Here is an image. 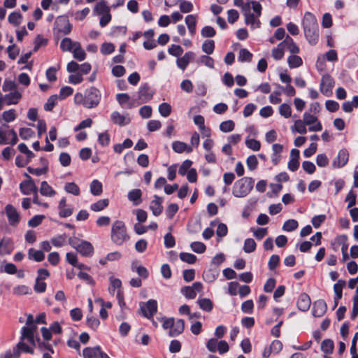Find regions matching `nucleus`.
I'll list each match as a JSON object with an SVG mask.
<instances>
[{"mask_svg": "<svg viewBox=\"0 0 358 358\" xmlns=\"http://www.w3.org/2000/svg\"><path fill=\"white\" fill-rule=\"evenodd\" d=\"M234 4L241 8L246 25L252 29L260 27L261 22L259 18L262 15V6L259 2L246 0L244 3L243 0H234Z\"/></svg>", "mask_w": 358, "mask_h": 358, "instance_id": "nucleus-1", "label": "nucleus"}, {"mask_svg": "<svg viewBox=\"0 0 358 358\" xmlns=\"http://www.w3.org/2000/svg\"><path fill=\"white\" fill-rule=\"evenodd\" d=\"M303 29L308 42L315 45L319 39V28L316 17L310 12H306L303 16Z\"/></svg>", "mask_w": 358, "mask_h": 358, "instance_id": "nucleus-2", "label": "nucleus"}, {"mask_svg": "<svg viewBox=\"0 0 358 358\" xmlns=\"http://www.w3.org/2000/svg\"><path fill=\"white\" fill-rule=\"evenodd\" d=\"M110 238L113 243L122 245L129 239L127 232V228L124 222L115 220L113 222L110 230Z\"/></svg>", "mask_w": 358, "mask_h": 358, "instance_id": "nucleus-3", "label": "nucleus"}, {"mask_svg": "<svg viewBox=\"0 0 358 358\" xmlns=\"http://www.w3.org/2000/svg\"><path fill=\"white\" fill-rule=\"evenodd\" d=\"M253 186L254 180L252 178L243 177L234 182L232 194L235 197H245L249 194Z\"/></svg>", "mask_w": 358, "mask_h": 358, "instance_id": "nucleus-4", "label": "nucleus"}, {"mask_svg": "<svg viewBox=\"0 0 358 358\" xmlns=\"http://www.w3.org/2000/svg\"><path fill=\"white\" fill-rule=\"evenodd\" d=\"M37 327L32 315L29 314L27 317L26 326L21 329L20 340H27L32 345H36L35 336L37 334Z\"/></svg>", "mask_w": 358, "mask_h": 358, "instance_id": "nucleus-5", "label": "nucleus"}, {"mask_svg": "<svg viewBox=\"0 0 358 358\" xmlns=\"http://www.w3.org/2000/svg\"><path fill=\"white\" fill-rule=\"evenodd\" d=\"M18 141L16 132L14 129H10L7 124H3L0 127V144L6 145L10 143L15 145Z\"/></svg>", "mask_w": 358, "mask_h": 358, "instance_id": "nucleus-6", "label": "nucleus"}, {"mask_svg": "<svg viewBox=\"0 0 358 358\" xmlns=\"http://www.w3.org/2000/svg\"><path fill=\"white\" fill-rule=\"evenodd\" d=\"M85 108H95L99 105L101 100L100 92L95 87H90L87 89L85 92Z\"/></svg>", "mask_w": 358, "mask_h": 358, "instance_id": "nucleus-7", "label": "nucleus"}, {"mask_svg": "<svg viewBox=\"0 0 358 358\" xmlns=\"http://www.w3.org/2000/svg\"><path fill=\"white\" fill-rule=\"evenodd\" d=\"M20 350L27 353L34 354V350L29 347L24 341L20 340L13 350H9L6 352L1 354L0 358H19L20 355Z\"/></svg>", "mask_w": 358, "mask_h": 358, "instance_id": "nucleus-8", "label": "nucleus"}, {"mask_svg": "<svg viewBox=\"0 0 358 358\" xmlns=\"http://www.w3.org/2000/svg\"><path fill=\"white\" fill-rule=\"evenodd\" d=\"M303 120L306 125L309 126L310 131H320L322 129V124L316 116L308 113H305L303 115Z\"/></svg>", "mask_w": 358, "mask_h": 358, "instance_id": "nucleus-9", "label": "nucleus"}, {"mask_svg": "<svg viewBox=\"0 0 358 358\" xmlns=\"http://www.w3.org/2000/svg\"><path fill=\"white\" fill-rule=\"evenodd\" d=\"M203 289V285L200 282H196L192 286L183 287L180 292L187 298L193 299L196 298L197 292H201Z\"/></svg>", "mask_w": 358, "mask_h": 358, "instance_id": "nucleus-10", "label": "nucleus"}, {"mask_svg": "<svg viewBox=\"0 0 358 358\" xmlns=\"http://www.w3.org/2000/svg\"><path fill=\"white\" fill-rule=\"evenodd\" d=\"M24 176L27 178L20 184L21 192L24 195H29L34 192L38 191L34 181L27 173H24Z\"/></svg>", "mask_w": 358, "mask_h": 358, "instance_id": "nucleus-11", "label": "nucleus"}, {"mask_svg": "<svg viewBox=\"0 0 358 358\" xmlns=\"http://www.w3.org/2000/svg\"><path fill=\"white\" fill-rule=\"evenodd\" d=\"M141 310L144 317L152 319L157 310V303L154 299H150L146 303L141 305Z\"/></svg>", "mask_w": 358, "mask_h": 358, "instance_id": "nucleus-12", "label": "nucleus"}, {"mask_svg": "<svg viewBox=\"0 0 358 358\" xmlns=\"http://www.w3.org/2000/svg\"><path fill=\"white\" fill-rule=\"evenodd\" d=\"M334 80L329 75L326 74L322 76L320 83V91L323 94L327 96L331 92L334 85Z\"/></svg>", "mask_w": 358, "mask_h": 358, "instance_id": "nucleus-13", "label": "nucleus"}, {"mask_svg": "<svg viewBox=\"0 0 358 358\" xmlns=\"http://www.w3.org/2000/svg\"><path fill=\"white\" fill-rule=\"evenodd\" d=\"M6 213L10 225L15 226L20 222V215L17 210L10 204H8L5 208Z\"/></svg>", "mask_w": 358, "mask_h": 358, "instance_id": "nucleus-14", "label": "nucleus"}, {"mask_svg": "<svg viewBox=\"0 0 358 358\" xmlns=\"http://www.w3.org/2000/svg\"><path fill=\"white\" fill-rule=\"evenodd\" d=\"M345 285L346 282L344 280H338L337 282L334 285V292L335 294V296L334 298V309L338 305L339 300L343 296V289Z\"/></svg>", "mask_w": 358, "mask_h": 358, "instance_id": "nucleus-15", "label": "nucleus"}, {"mask_svg": "<svg viewBox=\"0 0 358 358\" xmlns=\"http://www.w3.org/2000/svg\"><path fill=\"white\" fill-rule=\"evenodd\" d=\"M112 122L120 127L129 124L131 119L128 114L122 115L117 111H113L110 115Z\"/></svg>", "mask_w": 358, "mask_h": 358, "instance_id": "nucleus-16", "label": "nucleus"}, {"mask_svg": "<svg viewBox=\"0 0 358 358\" xmlns=\"http://www.w3.org/2000/svg\"><path fill=\"white\" fill-rule=\"evenodd\" d=\"M195 57V53L189 51L187 52L182 57H179L176 60V64L179 69L184 71L188 66L189 63Z\"/></svg>", "mask_w": 358, "mask_h": 358, "instance_id": "nucleus-17", "label": "nucleus"}, {"mask_svg": "<svg viewBox=\"0 0 358 358\" xmlns=\"http://www.w3.org/2000/svg\"><path fill=\"white\" fill-rule=\"evenodd\" d=\"M77 251L85 257H91L94 254L92 245L87 241H81L78 245Z\"/></svg>", "mask_w": 358, "mask_h": 358, "instance_id": "nucleus-18", "label": "nucleus"}, {"mask_svg": "<svg viewBox=\"0 0 358 358\" xmlns=\"http://www.w3.org/2000/svg\"><path fill=\"white\" fill-rule=\"evenodd\" d=\"M103 352L99 346L85 348L83 351L84 358H102Z\"/></svg>", "mask_w": 358, "mask_h": 358, "instance_id": "nucleus-19", "label": "nucleus"}, {"mask_svg": "<svg viewBox=\"0 0 358 358\" xmlns=\"http://www.w3.org/2000/svg\"><path fill=\"white\" fill-rule=\"evenodd\" d=\"M162 201L163 199L162 197L157 195L154 196V199L150 204V209L152 210L154 215L158 216L162 213L163 210V206L162 205Z\"/></svg>", "mask_w": 358, "mask_h": 358, "instance_id": "nucleus-20", "label": "nucleus"}, {"mask_svg": "<svg viewBox=\"0 0 358 358\" xmlns=\"http://www.w3.org/2000/svg\"><path fill=\"white\" fill-rule=\"evenodd\" d=\"M5 103L8 106L17 104L22 98V94L18 90H14L3 95Z\"/></svg>", "mask_w": 358, "mask_h": 358, "instance_id": "nucleus-21", "label": "nucleus"}, {"mask_svg": "<svg viewBox=\"0 0 358 358\" xmlns=\"http://www.w3.org/2000/svg\"><path fill=\"white\" fill-rule=\"evenodd\" d=\"M185 322L182 319L174 320L172 329L169 331V335L171 337H176L182 334L184 331Z\"/></svg>", "mask_w": 358, "mask_h": 358, "instance_id": "nucleus-22", "label": "nucleus"}, {"mask_svg": "<svg viewBox=\"0 0 358 358\" xmlns=\"http://www.w3.org/2000/svg\"><path fill=\"white\" fill-rule=\"evenodd\" d=\"M348 157V152L345 149L341 150L338 153L336 159L333 162V166L335 167H343L347 164Z\"/></svg>", "mask_w": 358, "mask_h": 358, "instance_id": "nucleus-23", "label": "nucleus"}, {"mask_svg": "<svg viewBox=\"0 0 358 358\" xmlns=\"http://www.w3.org/2000/svg\"><path fill=\"white\" fill-rule=\"evenodd\" d=\"M327 307L324 300H318L314 302L313 315L315 317H322L327 311Z\"/></svg>", "mask_w": 358, "mask_h": 358, "instance_id": "nucleus-24", "label": "nucleus"}, {"mask_svg": "<svg viewBox=\"0 0 358 358\" xmlns=\"http://www.w3.org/2000/svg\"><path fill=\"white\" fill-rule=\"evenodd\" d=\"M13 250V243L10 238H3L0 241V255H9Z\"/></svg>", "mask_w": 358, "mask_h": 358, "instance_id": "nucleus-25", "label": "nucleus"}, {"mask_svg": "<svg viewBox=\"0 0 358 358\" xmlns=\"http://www.w3.org/2000/svg\"><path fill=\"white\" fill-rule=\"evenodd\" d=\"M172 148L174 150V152L177 153H182L184 152L187 153H190L193 150L192 146L187 145L184 142L179 141L173 142Z\"/></svg>", "mask_w": 358, "mask_h": 358, "instance_id": "nucleus-26", "label": "nucleus"}, {"mask_svg": "<svg viewBox=\"0 0 358 358\" xmlns=\"http://www.w3.org/2000/svg\"><path fill=\"white\" fill-rule=\"evenodd\" d=\"M281 43H282L284 48H287L292 54H297L300 52L299 48L288 35L285 37L284 41L281 42Z\"/></svg>", "mask_w": 358, "mask_h": 358, "instance_id": "nucleus-27", "label": "nucleus"}, {"mask_svg": "<svg viewBox=\"0 0 358 358\" xmlns=\"http://www.w3.org/2000/svg\"><path fill=\"white\" fill-rule=\"evenodd\" d=\"M310 303L311 301L309 296L306 293H303L299 296L297 301V307L302 311H306L309 309Z\"/></svg>", "mask_w": 358, "mask_h": 358, "instance_id": "nucleus-28", "label": "nucleus"}, {"mask_svg": "<svg viewBox=\"0 0 358 358\" xmlns=\"http://www.w3.org/2000/svg\"><path fill=\"white\" fill-rule=\"evenodd\" d=\"M185 22L190 34L192 36L194 35L196 33L197 16L195 15H188L185 18Z\"/></svg>", "mask_w": 358, "mask_h": 358, "instance_id": "nucleus-29", "label": "nucleus"}, {"mask_svg": "<svg viewBox=\"0 0 358 358\" xmlns=\"http://www.w3.org/2000/svg\"><path fill=\"white\" fill-rule=\"evenodd\" d=\"M116 99L119 104L127 108H131L134 107V103L130 99V96L128 94L126 93H120L116 95Z\"/></svg>", "mask_w": 358, "mask_h": 358, "instance_id": "nucleus-30", "label": "nucleus"}, {"mask_svg": "<svg viewBox=\"0 0 358 358\" xmlns=\"http://www.w3.org/2000/svg\"><path fill=\"white\" fill-rule=\"evenodd\" d=\"M59 210V215L62 217H68L73 213V209L71 208H66V199L62 198L58 205Z\"/></svg>", "mask_w": 358, "mask_h": 358, "instance_id": "nucleus-31", "label": "nucleus"}, {"mask_svg": "<svg viewBox=\"0 0 358 358\" xmlns=\"http://www.w3.org/2000/svg\"><path fill=\"white\" fill-rule=\"evenodd\" d=\"M110 8L108 6L107 3L105 0H100L94 8V14L95 15H103L107 13H110Z\"/></svg>", "mask_w": 358, "mask_h": 358, "instance_id": "nucleus-32", "label": "nucleus"}, {"mask_svg": "<svg viewBox=\"0 0 358 358\" xmlns=\"http://www.w3.org/2000/svg\"><path fill=\"white\" fill-rule=\"evenodd\" d=\"M73 57L78 61H83L86 57V54L84 50L81 48L80 43L76 42L74 48L72 50Z\"/></svg>", "mask_w": 358, "mask_h": 358, "instance_id": "nucleus-33", "label": "nucleus"}, {"mask_svg": "<svg viewBox=\"0 0 358 358\" xmlns=\"http://www.w3.org/2000/svg\"><path fill=\"white\" fill-rule=\"evenodd\" d=\"M59 31L64 34H68L71 31V24L66 18H61L58 20Z\"/></svg>", "mask_w": 358, "mask_h": 358, "instance_id": "nucleus-34", "label": "nucleus"}, {"mask_svg": "<svg viewBox=\"0 0 358 358\" xmlns=\"http://www.w3.org/2000/svg\"><path fill=\"white\" fill-rule=\"evenodd\" d=\"M219 275V271L215 268H209L203 271V278L208 282H213Z\"/></svg>", "mask_w": 358, "mask_h": 358, "instance_id": "nucleus-35", "label": "nucleus"}, {"mask_svg": "<svg viewBox=\"0 0 358 358\" xmlns=\"http://www.w3.org/2000/svg\"><path fill=\"white\" fill-rule=\"evenodd\" d=\"M40 192L42 195L52 197L55 195L56 192L48 185L46 181H43L41 184Z\"/></svg>", "mask_w": 358, "mask_h": 358, "instance_id": "nucleus-36", "label": "nucleus"}, {"mask_svg": "<svg viewBox=\"0 0 358 358\" xmlns=\"http://www.w3.org/2000/svg\"><path fill=\"white\" fill-rule=\"evenodd\" d=\"M109 204V200L108 199H100L96 202L92 203L90 209L94 212H99L105 209Z\"/></svg>", "mask_w": 358, "mask_h": 358, "instance_id": "nucleus-37", "label": "nucleus"}, {"mask_svg": "<svg viewBox=\"0 0 358 358\" xmlns=\"http://www.w3.org/2000/svg\"><path fill=\"white\" fill-rule=\"evenodd\" d=\"M141 191L139 189H134L128 194V199L133 202L134 205H138L141 203Z\"/></svg>", "mask_w": 358, "mask_h": 358, "instance_id": "nucleus-38", "label": "nucleus"}, {"mask_svg": "<svg viewBox=\"0 0 358 358\" xmlns=\"http://www.w3.org/2000/svg\"><path fill=\"white\" fill-rule=\"evenodd\" d=\"M287 63L289 68L295 69L301 66L303 64V61L299 56H297L295 54H292L288 57Z\"/></svg>", "mask_w": 358, "mask_h": 358, "instance_id": "nucleus-39", "label": "nucleus"}, {"mask_svg": "<svg viewBox=\"0 0 358 358\" xmlns=\"http://www.w3.org/2000/svg\"><path fill=\"white\" fill-rule=\"evenodd\" d=\"M138 94L139 99L143 102L148 101L152 96V94L149 92V87L147 84L140 87Z\"/></svg>", "mask_w": 358, "mask_h": 358, "instance_id": "nucleus-40", "label": "nucleus"}, {"mask_svg": "<svg viewBox=\"0 0 358 358\" xmlns=\"http://www.w3.org/2000/svg\"><path fill=\"white\" fill-rule=\"evenodd\" d=\"M285 55V48L282 46V43L281 42L277 45L276 48H274L271 50V55L273 58L275 60H280L283 58Z\"/></svg>", "mask_w": 358, "mask_h": 358, "instance_id": "nucleus-41", "label": "nucleus"}, {"mask_svg": "<svg viewBox=\"0 0 358 358\" xmlns=\"http://www.w3.org/2000/svg\"><path fill=\"white\" fill-rule=\"evenodd\" d=\"M197 303L199 306V308L206 312H210L213 308V303L209 299L203 298L199 299Z\"/></svg>", "mask_w": 358, "mask_h": 358, "instance_id": "nucleus-42", "label": "nucleus"}, {"mask_svg": "<svg viewBox=\"0 0 358 358\" xmlns=\"http://www.w3.org/2000/svg\"><path fill=\"white\" fill-rule=\"evenodd\" d=\"M41 160L43 162V164L45 165V167L36 168V169H34V168H31V167H28L27 168V171L30 173L34 174L36 176H41L43 174L46 173V172L48 171V166H47L48 161L46 159H43V158H41Z\"/></svg>", "mask_w": 358, "mask_h": 358, "instance_id": "nucleus-43", "label": "nucleus"}, {"mask_svg": "<svg viewBox=\"0 0 358 358\" xmlns=\"http://www.w3.org/2000/svg\"><path fill=\"white\" fill-rule=\"evenodd\" d=\"M29 258L34 259L36 262H41L45 258L44 253L41 250H36L33 248H30L28 251Z\"/></svg>", "mask_w": 358, "mask_h": 358, "instance_id": "nucleus-44", "label": "nucleus"}, {"mask_svg": "<svg viewBox=\"0 0 358 358\" xmlns=\"http://www.w3.org/2000/svg\"><path fill=\"white\" fill-rule=\"evenodd\" d=\"M179 8L181 13H188L193 10L194 6L192 2L186 0H179Z\"/></svg>", "mask_w": 358, "mask_h": 358, "instance_id": "nucleus-45", "label": "nucleus"}, {"mask_svg": "<svg viewBox=\"0 0 358 358\" xmlns=\"http://www.w3.org/2000/svg\"><path fill=\"white\" fill-rule=\"evenodd\" d=\"M110 287L109 292L113 295L115 294V289L120 290L122 282L119 278H115L113 276L109 278Z\"/></svg>", "mask_w": 358, "mask_h": 358, "instance_id": "nucleus-46", "label": "nucleus"}, {"mask_svg": "<svg viewBox=\"0 0 358 358\" xmlns=\"http://www.w3.org/2000/svg\"><path fill=\"white\" fill-rule=\"evenodd\" d=\"M102 184L97 180H94L90 184V192L93 195L99 196L102 193Z\"/></svg>", "mask_w": 358, "mask_h": 358, "instance_id": "nucleus-47", "label": "nucleus"}, {"mask_svg": "<svg viewBox=\"0 0 358 358\" xmlns=\"http://www.w3.org/2000/svg\"><path fill=\"white\" fill-rule=\"evenodd\" d=\"M35 342H36V345L34 346L37 345L38 348L41 351L47 350L50 351L52 354H53L55 352L51 345H50L48 343L41 341V339L38 337H37L36 336H35Z\"/></svg>", "mask_w": 358, "mask_h": 358, "instance_id": "nucleus-48", "label": "nucleus"}, {"mask_svg": "<svg viewBox=\"0 0 358 358\" xmlns=\"http://www.w3.org/2000/svg\"><path fill=\"white\" fill-rule=\"evenodd\" d=\"M202 51L207 55H211L215 50V42L213 40L205 41L201 46Z\"/></svg>", "mask_w": 358, "mask_h": 358, "instance_id": "nucleus-49", "label": "nucleus"}, {"mask_svg": "<svg viewBox=\"0 0 358 358\" xmlns=\"http://www.w3.org/2000/svg\"><path fill=\"white\" fill-rule=\"evenodd\" d=\"M334 342L331 339H325L321 343V350L326 354H331L334 350Z\"/></svg>", "mask_w": 358, "mask_h": 358, "instance_id": "nucleus-50", "label": "nucleus"}, {"mask_svg": "<svg viewBox=\"0 0 358 358\" xmlns=\"http://www.w3.org/2000/svg\"><path fill=\"white\" fill-rule=\"evenodd\" d=\"M299 223L296 220L290 219L285 222L282 230L285 231H293L298 228Z\"/></svg>", "mask_w": 358, "mask_h": 358, "instance_id": "nucleus-51", "label": "nucleus"}, {"mask_svg": "<svg viewBox=\"0 0 358 358\" xmlns=\"http://www.w3.org/2000/svg\"><path fill=\"white\" fill-rule=\"evenodd\" d=\"M256 243L252 238H247L244 241L243 250L246 253H251L256 249Z\"/></svg>", "mask_w": 358, "mask_h": 358, "instance_id": "nucleus-52", "label": "nucleus"}, {"mask_svg": "<svg viewBox=\"0 0 358 358\" xmlns=\"http://www.w3.org/2000/svg\"><path fill=\"white\" fill-rule=\"evenodd\" d=\"M131 269L133 271L137 273V274L143 279H146L149 275V272L148 269L143 266H137L132 264Z\"/></svg>", "mask_w": 358, "mask_h": 358, "instance_id": "nucleus-53", "label": "nucleus"}, {"mask_svg": "<svg viewBox=\"0 0 358 358\" xmlns=\"http://www.w3.org/2000/svg\"><path fill=\"white\" fill-rule=\"evenodd\" d=\"M2 90L4 92H14L17 90V84L13 80L6 79L2 85Z\"/></svg>", "mask_w": 358, "mask_h": 358, "instance_id": "nucleus-54", "label": "nucleus"}, {"mask_svg": "<svg viewBox=\"0 0 358 358\" xmlns=\"http://www.w3.org/2000/svg\"><path fill=\"white\" fill-rule=\"evenodd\" d=\"M22 16L18 12L11 13L8 17V22L14 26H18L22 22Z\"/></svg>", "mask_w": 358, "mask_h": 358, "instance_id": "nucleus-55", "label": "nucleus"}, {"mask_svg": "<svg viewBox=\"0 0 358 358\" xmlns=\"http://www.w3.org/2000/svg\"><path fill=\"white\" fill-rule=\"evenodd\" d=\"M64 189L66 192L75 196L80 194V188L75 182H67L64 185Z\"/></svg>", "mask_w": 358, "mask_h": 358, "instance_id": "nucleus-56", "label": "nucleus"}, {"mask_svg": "<svg viewBox=\"0 0 358 358\" xmlns=\"http://www.w3.org/2000/svg\"><path fill=\"white\" fill-rule=\"evenodd\" d=\"M75 43L69 38H64L61 41L60 47L63 51H72Z\"/></svg>", "mask_w": 358, "mask_h": 358, "instance_id": "nucleus-57", "label": "nucleus"}, {"mask_svg": "<svg viewBox=\"0 0 358 358\" xmlns=\"http://www.w3.org/2000/svg\"><path fill=\"white\" fill-rule=\"evenodd\" d=\"M30 292L31 289L28 286L24 285L16 286L13 290V294L17 296L29 294Z\"/></svg>", "mask_w": 358, "mask_h": 358, "instance_id": "nucleus-58", "label": "nucleus"}, {"mask_svg": "<svg viewBox=\"0 0 358 358\" xmlns=\"http://www.w3.org/2000/svg\"><path fill=\"white\" fill-rule=\"evenodd\" d=\"M196 62L198 64H203L210 69L214 68V59L208 55H201Z\"/></svg>", "mask_w": 358, "mask_h": 358, "instance_id": "nucleus-59", "label": "nucleus"}, {"mask_svg": "<svg viewBox=\"0 0 358 358\" xmlns=\"http://www.w3.org/2000/svg\"><path fill=\"white\" fill-rule=\"evenodd\" d=\"M245 145L253 151H259L261 148L260 142L254 138H247L245 140Z\"/></svg>", "mask_w": 358, "mask_h": 358, "instance_id": "nucleus-60", "label": "nucleus"}, {"mask_svg": "<svg viewBox=\"0 0 358 358\" xmlns=\"http://www.w3.org/2000/svg\"><path fill=\"white\" fill-rule=\"evenodd\" d=\"M58 99H59V97L56 94L50 96L48 98L47 102L44 105L45 110H46V111L52 110L53 108L57 103Z\"/></svg>", "mask_w": 358, "mask_h": 358, "instance_id": "nucleus-61", "label": "nucleus"}, {"mask_svg": "<svg viewBox=\"0 0 358 358\" xmlns=\"http://www.w3.org/2000/svg\"><path fill=\"white\" fill-rule=\"evenodd\" d=\"M252 54L250 53L247 49L243 48L239 51L238 59L242 62H249L252 60Z\"/></svg>", "mask_w": 358, "mask_h": 358, "instance_id": "nucleus-62", "label": "nucleus"}, {"mask_svg": "<svg viewBox=\"0 0 358 358\" xmlns=\"http://www.w3.org/2000/svg\"><path fill=\"white\" fill-rule=\"evenodd\" d=\"M279 113L285 118H289L292 115V109L289 104L282 103L279 106Z\"/></svg>", "mask_w": 358, "mask_h": 358, "instance_id": "nucleus-63", "label": "nucleus"}, {"mask_svg": "<svg viewBox=\"0 0 358 358\" xmlns=\"http://www.w3.org/2000/svg\"><path fill=\"white\" fill-rule=\"evenodd\" d=\"M159 112L164 117H168L171 113V106L168 103H162L159 106Z\"/></svg>", "mask_w": 358, "mask_h": 358, "instance_id": "nucleus-64", "label": "nucleus"}]
</instances>
